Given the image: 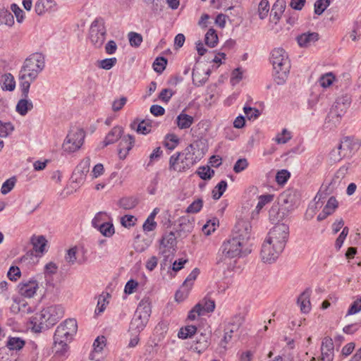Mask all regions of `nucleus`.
Masks as SVG:
<instances>
[{
  "instance_id": "obj_28",
  "label": "nucleus",
  "mask_w": 361,
  "mask_h": 361,
  "mask_svg": "<svg viewBox=\"0 0 361 361\" xmlns=\"http://www.w3.org/2000/svg\"><path fill=\"white\" fill-rule=\"evenodd\" d=\"M148 320L149 319L144 320L142 317L134 314L130 324V329L133 331L135 334H140L145 327Z\"/></svg>"
},
{
  "instance_id": "obj_53",
  "label": "nucleus",
  "mask_w": 361,
  "mask_h": 361,
  "mask_svg": "<svg viewBox=\"0 0 361 361\" xmlns=\"http://www.w3.org/2000/svg\"><path fill=\"white\" fill-rule=\"evenodd\" d=\"M203 206V201L202 199H197L192 202L187 208L188 213L196 214L199 212Z\"/></svg>"
},
{
  "instance_id": "obj_36",
  "label": "nucleus",
  "mask_w": 361,
  "mask_h": 361,
  "mask_svg": "<svg viewBox=\"0 0 361 361\" xmlns=\"http://www.w3.org/2000/svg\"><path fill=\"white\" fill-rule=\"evenodd\" d=\"M25 344V341L18 337H10L7 341V347L11 350H20Z\"/></svg>"
},
{
  "instance_id": "obj_10",
  "label": "nucleus",
  "mask_w": 361,
  "mask_h": 361,
  "mask_svg": "<svg viewBox=\"0 0 361 361\" xmlns=\"http://www.w3.org/2000/svg\"><path fill=\"white\" fill-rule=\"evenodd\" d=\"M214 308V301L210 298H204L189 312L188 318L190 320H195L197 316L204 315L213 312Z\"/></svg>"
},
{
  "instance_id": "obj_52",
  "label": "nucleus",
  "mask_w": 361,
  "mask_h": 361,
  "mask_svg": "<svg viewBox=\"0 0 361 361\" xmlns=\"http://www.w3.org/2000/svg\"><path fill=\"white\" fill-rule=\"evenodd\" d=\"M14 130L11 123H2L0 121V137H6Z\"/></svg>"
},
{
  "instance_id": "obj_17",
  "label": "nucleus",
  "mask_w": 361,
  "mask_h": 361,
  "mask_svg": "<svg viewBox=\"0 0 361 361\" xmlns=\"http://www.w3.org/2000/svg\"><path fill=\"white\" fill-rule=\"evenodd\" d=\"M322 361H332L334 359V343L330 337H325L322 343Z\"/></svg>"
},
{
  "instance_id": "obj_9",
  "label": "nucleus",
  "mask_w": 361,
  "mask_h": 361,
  "mask_svg": "<svg viewBox=\"0 0 361 361\" xmlns=\"http://www.w3.org/2000/svg\"><path fill=\"white\" fill-rule=\"evenodd\" d=\"M85 137V133L82 128H71L63 143V149L69 153L78 150L83 145Z\"/></svg>"
},
{
  "instance_id": "obj_7",
  "label": "nucleus",
  "mask_w": 361,
  "mask_h": 361,
  "mask_svg": "<svg viewBox=\"0 0 361 361\" xmlns=\"http://www.w3.org/2000/svg\"><path fill=\"white\" fill-rule=\"evenodd\" d=\"M107 32L104 19L102 17L96 18L90 25L88 38L90 43L95 48H101L106 39Z\"/></svg>"
},
{
  "instance_id": "obj_45",
  "label": "nucleus",
  "mask_w": 361,
  "mask_h": 361,
  "mask_svg": "<svg viewBox=\"0 0 361 361\" xmlns=\"http://www.w3.org/2000/svg\"><path fill=\"white\" fill-rule=\"evenodd\" d=\"M331 0H317L314 3V13L317 15H321L330 5Z\"/></svg>"
},
{
  "instance_id": "obj_34",
  "label": "nucleus",
  "mask_w": 361,
  "mask_h": 361,
  "mask_svg": "<svg viewBox=\"0 0 361 361\" xmlns=\"http://www.w3.org/2000/svg\"><path fill=\"white\" fill-rule=\"evenodd\" d=\"M47 240L43 235L32 238V243L33 245V249L36 252L44 253L45 247L47 246Z\"/></svg>"
},
{
  "instance_id": "obj_25",
  "label": "nucleus",
  "mask_w": 361,
  "mask_h": 361,
  "mask_svg": "<svg viewBox=\"0 0 361 361\" xmlns=\"http://www.w3.org/2000/svg\"><path fill=\"white\" fill-rule=\"evenodd\" d=\"M209 346L208 338L207 335L201 334L200 338H197L190 345V350L197 353H202Z\"/></svg>"
},
{
  "instance_id": "obj_3",
  "label": "nucleus",
  "mask_w": 361,
  "mask_h": 361,
  "mask_svg": "<svg viewBox=\"0 0 361 361\" xmlns=\"http://www.w3.org/2000/svg\"><path fill=\"white\" fill-rule=\"evenodd\" d=\"M78 330L77 322L74 319L65 320L57 326L54 336L52 351L59 356H63L70 342Z\"/></svg>"
},
{
  "instance_id": "obj_48",
  "label": "nucleus",
  "mask_w": 361,
  "mask_h": 361,
  "mask_svg": "<svg viewBox=\"0 0 361 361\" xmlns=\"http://www.w3.org/2000/svg\"><path fill=\"white\" fill-rule=\"evenodd\" d=\"M16 183V178L11 177L7 179L3 184L1 188V192L3 195H6L12 190Z\"/></svg>"
},
{
  "instance_id": "obj_12",
  "label": "nucleus",
  "mask_w": 361,
  "mask_h": 361,
  "mask_svg": "<svg viewBox=\"0 0 361 361\" xmlns=\"http://www.w3.org/2000/svg\"><path fill=\"white\" fill-rule=\"evenodd\" d=\"M283 250V249H276L274 243L264 240L262 245L260 257L264 262L271 264L276 261Z\"/></svg>"
},
{
  "instance_id": "obj_13",
  "label": "nucleus",
  "mask_w": 361,
  "mask_h": 361,
  "mask_svg": "<svg viewBox=\"0 0 361 361\" xmlns=\"http://www.w3.org/2000/svg\"><path fill=\"white\" fill-rule=\"evenodd\" d=\"M90 167V159L89 157L83 159L76 166L75 169L72 173V183L77 184L78 187L82 185L86 180V176L89 173Z\"/></svg>"
},
{
  "instance_id": "obj_20",
  "label": "nucleus",
  "mask_w": 361,
  "mask_h": 361,
  "mask_svg": "<svg viewBox=\"0 0 361 361\" xmlns=\"http://www.w3.org/2000/svg\"><path fill=\"white\" fill-rule=\"evenodd\" d=\"M279 203L288 211L293 209V190L290 188L286 190L279 196Z\"/></svg>"
},
{
  "instance_id": "obj_23",
  "label": "nucleus",
  "mask_w": 361,
  "mask_h": 361,
  "mask_svg": "<svg viewBox=\"0 0 361 361\" xmlns=\"http://www.w3.org/2000/svg\"><path fill=\"white\" fill-rule=\"evenodd\" d=\"M54 0H38L35 5V11L38 16L54 9L56 6Z\"/></svg>"
},
{
  "instance_id": "obj_42",
  "label": "nucleus",
  "mask_w": 361,
  "mask_h": 361,
  "mask_svg": "<svg viewBox=\"0 0 361 361\" xmlns=\"http://www.w3.org/2000/svg\"><path fill=\"white\" fill-rule=\"evenodd\" d=\"M97 228L106 237H111L114 233V227L111 223L103 222Z\"/></svg>"
},
{
  "instance_id": "obj_57",
  "label": "nucleus",
  "mask_w": 361,
  "mask_h": 361,
  "mask_svg": "<svg viewBox=\"0 0 361 361\" xmlns=\"http://www.w3.org/2000/svg\"><path fill=\"white\" fill-rule=\"evenodd\" d=\"M361 311V297L357 298L350 306L346 316L358 313Z\"/></svg>"
},
{
  "instance_id": "obj_29",
  "label": "nucleus",
  "mask_w": 361,
  "mask_h": 361,
  "mask_svg": "<svg viewBox=\"0 0 361 361\" xmlns=\"http://www.w3.org/2000/svg\"><path fill=\"white\" fill-rule=\"evenodd\" d=\"M134 314L142 317L144 320L149 319L151 314V307L147 300H142L140 301Z\"/></svg>"
},
{
  "instance_id": "obj_30",
  "label": "nucleus",
  "mask_w": 361,
  "mask_h": 361,
  "mask_svg": "<svg viewBox=\"0 0 361 361\" xmlns=\"http://www.w3.org/2000/svg\"><path fill=\"white\" fill-rule=\"evenodd\" d=\"M137 204L138 200L134 196L123 197L118 202L119 207L125 210L132 209L135 208Z\"/></svg>"
},
{
  "instance_id": "obj_43",
  "label": "nucleus",
  "mask_w": 361,
  "mask_h": 361,
  "mask_svg": "<svg viewBox=\"0 0 361 361\" xmlns=\"http://www.w3.org/2000/svg\"><path fill=\"white\" fill-rule=\"evenodd\" d=\"M200 272V271L199 269L195 268L190 273V274L187 276V278L184 281V282L183 283V288H185V287H188V289H191L192 286H193V283L195 281V279H197V277L199 275Z\"/></svg>"
},
{
  "instance_id": "obj_19",
  "label": "nucleus",
  "mask_w": 361,
  "mask_h": 361,
  "mask_svg": "<svg viewBox=\"0 0 361 361\" xmlns=\"http://www.w3.org/2000/svg\"><path fill=\"white\" fill-rule=\"evenodd\" d=\"M311 293V289L307 288L300 295L297 300V303L300 307V310L303 314L309 313L312 309L310 302Z\"/></svg>"
},
{
  "instance_id": "obj_46",
  "label": "nucleus",
  "mask_w": 361,
  "mask_h": 361,
  "mask_svg": "<svg viewBox=\"0 0 361 361\" xmlns=\"http://www.w3.org/2000/svg\"><path fill=\"white\" fill-rule=\"evenodd\" d=\"M178 143V138L174 134H169L165 137L164 145L170 150L176 148Z\"/></svg>"
},
{
  "instance_id": "obj_31",
  "label": "nucleus",
  "mask_w": 361,
  "mask_h": 361,
  "mask_svg": "<svg viewBox=\"0 0 361 361\" xmlns=\"http://www.w3.org/2000/svg\"><path fill=\"white\" fill-rule=\"evenodd\" d=\"M284 11L285 5L283 0L276 1V3L273 5L270 13L271 17L273 18L272 20L275 21V23L279 20Z\"/></svg>"
},
{
  "instance_id": "obj_51",
  "label": "nucleus",
  "mask_w": 361,
  "mask_h": 361,
  "mask_svg": "<svg viewBox=\"0 0 361 361\" xmlns=\"http://www.w3.org/2000/svg\"><path fill=\"white\" fill-rule=\"evenodd\" d=\"M128 39L132 47H138L142 42V37L139 33L130 32L128 33Z\"/></svg>"
},
{
  "instance_id": "obj_47",
  "label": "nucleus",
  "mask_w": 361,
  "mask_h": 361,
  "mask_svg": "<svg viewBox=\"0 0 361 361\" xmlns=\"http://www.w3.org/2000/svg\"><path fill=\"white\" fill-rule=\"evenodd\" d=\"M109 297V294H102L99 295L97 305L95 309V314H99L104 311L106 309V306L108 304V301H106V298Z\"/></svg>"
},
{
  "instance_id": "obj_49",
  "label": "nucleus",
  "mask_w": 361,
  "mask_h": 361,
  "mask_svg": "<svg viewBox=\"0 0 361 361\" xmlns=\"http://www.w3.org/2000/svg\"><path fill=\"white\" fill-rule=\"evenodd\" d=\"M98 63H99V64H98L99 68L104 69V70H110L111 68H113L116 65V63H117V59L115 57L107 58V59L99 61Z\"/></svg>"
},
{
  "instance_id": "obj_16",
  "label": "nucleus",
  "mask_w": 361,
  "mask_h": 361,
  "mask_svg": "<svg viewBox=\"0 0 361 361\" xmlns=\"http://www.w3.org/2000/svg\"><path fill=\"white\" fill-rule=\"evenodd\" d=\"M176 245V238L173 232H169L163 235L162 239L161 240V247L160 249L161 253L164 255V257H168L169 255L167 253L171 252V250L174 251V247Z\"/></svg>"
},
{
  "instance_id": "obj_59",
  "label": "nucleus",
  "mask_w": 361,
  "mask_h": 361,
  "mask_svg": "<svg viewBox=\"0 0 361 361\" xmlns=\"http://www.w3.org/2000/svg\"><path fill=\"white\" fill-rule=\"evenodd\" d=\"M274 196L271 195H263L259 196L258 203L256 206V209L259 211L265 204L271 202L273 200Z\"/></svg>"
},
{
  "instance_id": "obj_33",
  "label": "nucleus",
  "mask_w": 361,
  "mask_h": 361,
  "mask_svg": "<svg viewBox=\"0 0 361 361\" xmlns=\"http://www.w3.org/2000/svg\"><path fill=\"white\" fill-rule=\"evenodd\" d=\"M3 90L13 91L16 87V82L13 76L11 73H6L1 75Z\"/></svg>"
},
{
  "instance_id": "obj_64",
  "label": "nucleus",
  "mask_w": 361,
  "mask_h": 361,
  "mask_svg": "<svg viewBox=\"0 0 361 361\" xmlns=\"http://www.w3.org/2000/svg\"><path fill=\"white\" fill-rule=\"evenodd\" d=\"M11 9L15 14L17 21L22 23L24 20V12L16 4H13L11 6Z\"/></svg>"
},
{
  "instance_id": "obj_44",
  "label": "nucleus",
  "mask_w": 361,
  "mask_h": 361,
  "mask_svg": "<svg viewBox=\"0 0 361 361\" xmlns=\"http://www.w3.org/2000/svg\"><path fill=\"white\" fill-rule=\"evenodd\" d=\"M269 11V4L267 0H261L258 5V13L260 19H264Z\"/></svg>"
},
{
  "instance_id": "obj_11",
  "label": "nucleus",
  "mask_w": 361,
  "mask_h": 361,
  "mask_svg": "<svg viewBox=\"0 0 361 361\" xmlns=\"http://www.w3.org/2000/svg\"><path fill=\"white\" fill-rule=\"evenodd\" d=\"M244 322V317L240 314L232 317L224 330V336L220 343V345L224 349L233 338V334L236 332Z\"/></svg>"
},
{
  "instance_id": "obj_22",
  "label": "nucleus",
  "mask_w": 361,
  "mask_h": 361,
  "mask_svg": "<svg viewBox=\"0 0 361 361\" xmlns=\"http://www.w3.org/2000/svg\"><path fill=\"white\" fill-rule=\"evenodd\" d=\"M356 147V143L352 138L348 137H344L338 145V147L341 152V155L344 157L350 156Z\"/></svg>"
},
{
  "instance_id": "obj_14",
  "label": "nucleus",
  "mask_w": 361,
  "mask_h": 361,
  "mask_svg": "<svg viewBox=\"0 0 361 361\" xmlns=\"http://www.w3.org/2000/svg\"><path fill=\"white\" fill-rule=\"evenodd\" d=\"M351 98L348 94L338 97L330 111L329 116L341 117L349 108Z\"/></svg>"
},
{
  "instance_id": "obj_4",
  "label": "nucleus",
  "mask_w": 361,
  "mask_h": 361,
  "mask_svg": "<svg viewBox=\"0 0 361 361\" xmlns=\"http://www.w3.org/2000/svg\"><path fill=\"white\" fill-rule=\"evenodd\" d=\"M64 315V309L60 305H55L43 309L41 313L33 319V329L40 332L54 326Z\"/></svg>"
},
{
  "instance_id": "obj_8",
  "label": "nucleus",
  "mask_w": 361,
  "mask_h": 361,
  "mask_svg": "<svg viewBox=\"0 0 361 361\" xmlns=\"http://www.w3.org/2000/svg\"><path fill=\"white\" fill-rule=\"evenodd\" d=\"M289 235V227L286 224L275 225L267 234L265 240L274 243L276 249H284Z\"/></svg>"
},
{
  "instance_id": "obj_24",
  "label": "nucleus",
  "mask_w": 361,
  "mask_h": 361,
  "mask_svg": "<svg viewBox=\"0 0 361 361\" xmlns=\"http://www.w3.org/2000/svg\"><path fill=\"white\" fill-rule=\"evenodd\" d=\"M130 128L137 133L147 135L152 130V124L148 120L136 119L130 123Z\"/></svg>"
},
{
  "instance_id": "obj_60",
  "label": "nucleus",
  "mask_w": 361,
  "mask_h": 361,
  "mask_svg": "<svg viewBox=\"0 0 361 361\" xmlns=\"http://www.w3.org/2000/svg\"><path fill=\"white\" fill-rule=\"evenodd\" d=\"M290 176V173L287 170H281L276 173V180L279 184L283 185L286 183Z\"/></svg>"
},
{
  "instance_id": "obj_39",
  "label": "nucleus",
  "mask_w": 361,
  "mask_h": 361,
  "mask_svg": "<svg viewBox=\"0 0 361 361\" xmlns=\"http://www.w3.org/2000/svg\"><path fill=\"white\" fill-rule=\"evenodd\" d=\"M197 331L196 326L193 325L186 326L180 329L178 336L181 339H186L188 338H190L192 336L195 335Z\"/></svg>"
},
{
  "instance_id": "obj_38",
  "label": "nucleus",
  "mask_w": 361,
  "mask_h": 361,
  "mask_svg": "<svg viewBox=\"0 0 361 361\" xmlns=\"http://www.w3.org/2000/svg\"><path fill=\"white\" fill-rule=\"evenodd\" d=\"M228 184L224 180H221L212 190V197L214 200H219L226 191Z\"/></svg>"
},
{
  "instance_id": "obj_37",
  "label": "nucleus",
  "mask_w": 361,
  "mask_h": 361,
  "mask_svg": "<svg viewBox=\"0 0 361 361\" xmlns=\"http://www.w3.org/2000/svg\"><path fill=\"white\" fill-rule=\"evenodd\" d=\"M218 40L216 30L213 28H209L205 34V44L210 47H214L217 44Z\"/></svg>"
},
{
  "instance_id": "obj_41",
  "label": "nucleus",
  "mask_w": 361,
  "mask_h": 361,
  "mask_svg": "<svg viewBox=\"0 0 361 361\" xmlns=\"http://www.w3.org/2000/svg\"><path fill=\"white\" fill-rule=\"evenodd\" d=\"M197 173L203 180H210L214 176V171L209 166H200Z\"/></svg>"
},
{
  "instance_id": "obj_62",
  "label": "nucleus",
  "mask_w": 361,
  "mask_h": 361,
  "mask_svg": "<svg viewBox=\"0 0 361 361\" xmlns=\"http://www.w3.org/2000/svg\"><path fill=\"white\" fill-rule=\"evenodd\" d=\"M192 82L196 86L203 85L207 80V77L201 78L200 73L196 71L195 69L192 70Z\"/></svg>"
},
{
  "instance_id": "obj_40",
  "label": "nucleus",
  "mask_w": 361,
  "mask_h": 361,
  "mask_svg": "<svg viewBox=\"0 0 361 361\" xmlns=\"http://www.w3.org/2000/svg\"><path fill=\"white\" fill-rule=\"evenodd\" d=\"M335 79V75L333 73L329 72L321 75L319 82L322 87L326 88L333 84Z\"/></svg>"
},
{
  "instance_id": "obj_27",
  "label": "nucleus",
  "mask_w": 361,
  "mask_h": 361,
  "mask_svg": "<svg viewBox=\"0 0 361 361\" xmlns=\"http://www.w3.org/2000/svg\"><path fill=\"white\" fill-rule=\"evenodd\" d=\"M23 99H20L17 103L16 111L21 116H25L29 111L33 109V104L31 100L27 99L28 95L25 97L23 94Z\"/></svg>"
},
{
  "instance_id": "obj_63",
  "label": "nucleus",
  "mask_w": 361,
  "mask_h": 361,
  "mask_svg": "<svg viewBox=\"0 0 361 361\" xmlns=\"http://www.w3.org/2000/svg\"><path fill=\"white\" fill-rule=\"evenodd\" d=\"M20 269L18 267L12 266L10 267L7 276L11 281H16L20 278Z\"/></svg>"
},
{
  "instance_id": "obj_54",
  "label": "nucleus",
  "mask_w": 361,
  "mask_h": 361,
  "mask_svg": "<svg viewBox=\"0 0 361 361\" xmlns=\"http://www.w3.org/2000/svg\"><path fill=\"white\" fill-rule=\"evenodd\" d=\"M338 207V202L334 197H331L328 200L326 206L323 209L326 214L331 215Z\"/></svg>"
},
{
  "instance_id": "obj_61",
  "label": "nucleus",
  "mask_w": 361,
  "mask_h": 361,
  "mask_svg": "<svg viewBox=\"0 0 361 361\" xmlns=\"http://www.w3.org/2000/svg\"><path fill=\"white\" fill-rule=\"evenodd\" d=\"M76 253L77 248L75 247H71L67 250V253L65 256V259L70 265L73 264L76 262Z\"/></svg>"
},
{
  "instance_id": "obj_1",
  "label": "nucleus",
  "mask_w": 361,
  "mask_h": 361,
  "mask_svg": "<svg viewBox=\"0 0 361 361\" xmlns=\"http://www.w3.org/2000/svg\"><path fill=\"white\" fill-rule=\"evenodd\" d=\"M251 223L239 220L232 233V235L224 240L216 256L218 265H231L233 259L245 256L251 252Z\"/></svg>"
},
{
  "instance_id": "obj_50",
  "label": "nucleus",
  "mask_w": 361,
  "mask_h": 361,
  "mask_svg": "<svg viewBox=\"0 0 361 361\" xmlns=\"http://www.w3.org/2000/svg\"><path fill=\"white\" fill-rule=\"evenodd\" d=\"M167 60L164 57H157L153 63L154 70L159 73H161L166 68Z\"/></svg>"
},
{
  "instance_id": "obj_2",
  "label": "nucleus",
  "mask_w": 361,
  "mask_h": 361,
  "mask_svg": "<svg viewBox=\"0 0 361 361\" xmlns=\"http://www.w3.org/2000/svg\"><path fill=\"white\" fill-rule=\"evenodd\" d=\"M45 67V57L40 53H34L27 57L19 73L20 87L25 97L29 93L30 85Z\"/></svg>"
},
{
  "instance_id": "obj_6",
  "label": "nucleus",
  "mask_w": 361,
  "mask_h": 361,
  "mask_svg": "<svg viewBox=\"0 0 361 361\" xmlns=\"http://www.w3.org/2000/svg\"><path fill=\"white\" fill-rule=\"evenodd\" d=\"M270 61L275 71V81L278 85H283L288 75L291 63L286 51L277 48L271 52Z\"/></svg>"
},
{
  "instance_id": "obj_21",
  "label": "nucleus",
  "mask_w": 361,
  "mask_h": 361,
  "mask_svg": "<svg viewBox=\"0 0 361 361\" xmlns=\"http://www.w3.org/2000/svg\"><path fill=\"white\" fill-rule=\"evenodd\" d=\"M319 39L317 32H305L297 37V42L300 47H309Z\"/></svg>"
},
{
  "instance_id": "obj_32",
  "label": "nucleus",
  "mask_w": 361,
  "mask_h": 361,
  "mask_svg": "<svg viewBox=\"0 0 361 361\" xmlns=\"http://www.w3.org/2000/svg\"><path fill=\"white\" fill-rule=\"evenodd\" d=\"M193 117L186 114H180L176 118L177 126L180 129H186L191 126L193 123Z\"/></svg>"
},
{
  "instance_id": "obj_5",
  "label": "nucleus",
  "mask_w": 361,
  "mask_h": 361,
  "mask_svg": "<svg viewBox=\"0 0 361 361\" xmlns=\"http://www.w3.org/2000/svg\"><path fill=\"white\" fill-rule=\"evenodd\" d=\"M196 150L197 147L190 144L182 152L173 154L169 159V169L178 172L189 169L200 160L195 156Z\"/></svg>"
},
{
  "instance_id": "obj_56",
  "label": "nucleus",
  "mask_w": 361,
  "mask_h": 361,
  "mask_svg": "<svg viewBox=\"0 0 361 361\" xmlns=\"http://www.w3.org/2000/svg\"><path fill=\"white\" fill-rule=\"evenodd\" d=\"M243 111L249 120L257 119L261 114L257 109L250 106H244Z\"/></svg>"
},
{
  "instance_id": "obj_26",
  "label": "nucleus",
  "mask_w": 361,
  "mask_h": 361,
  "mask_svg": "<svg viewBox=\"0 0 361 361\" xmlns=\"http://www.w3.org/2000/svg\"><path fill=\"white\" fill-rule=\"evenodd\" d=\"M123 129L121 126H114L106 135L104 140V145L107 146L113 144L121 138Z\"/></svg>"
},
{
  "instance_id": "obj_35",
  "label": "nucleus",
  "mask_w": 361,
  "mask_h": 361,
  "mask_svg": "<svg viewBox=\"0 0 361 361\" xmlns=\"http://www.w3.org/2000/svg\"><path fill=\"white\" fill-rule=\"evenodd\" d=\"M14 24L13 14L6 9H0V25H6L9 27Z\"/></svg>"
},
{
  "instance_id": "obj_15",
  "label": "nucleus",
  "mask_w": 361,
  "mask_h": 361,
  "mask_svg": "<svg viewBox=\"0 0 361 361\" xmlns=\"http://www.w3.org/2000/svg\"><path fill=\"white\" fill-rule=\"evenodd\" d=\"M38 288V283L34 279L23 280L18 286V293L22 296L29 298L34 296Z\"/></svg>"
},
{
  "instance_id": "obj_58",
  "label": "nucleus",
  "mask_w": 361,
  "mask_h": 361,
  "mask_svg": "<svg viewBox=\"0 0 361 361\" xmlns=\"http://www.w3.org/2000/svg\"><path fill=\"white\" fill-rule=\"evenodd\" d=\"M348 232L349 228L348 227L345 226L343 228V231H341V233H340V235H338L335 242V247L337 250H339L342 247L343 242L348 234Z\"/></svg>"
},
{
  "instance_id": "obj_18",
  "label": "nucleus",
  "mask_w": 361,
  "mask_h": 361,
  "mask_svg": "<svg viewBox=\"0 0 361 361\" xmlns=\"http://www.w3.org/2000/svg\"><path fill=\"white\" fill-rule=\"evenodd\" d=\"M135 143L134 137L128 135L126 136L121 137V140L118 145V155L120 158L124 159L126 157L129 151L132 149Z\"/></svg>"
},
{
  "instance_id": "obj_55",
  "label": "nucleus",
  "mask_w": 361,
  "mask_h": 361,
  "mask_svg": "<svg viewBox=\"0 0 361 361\" xmlns=\"http://www.w3.org/2000/svg\"><path fill=\"white\" fill-rule=\"evenodd\" d=\"M248 166V161L245 158H241L237 160L233 166V171L239 173L246 169Z\"/></svg>"
}]
</instances>
